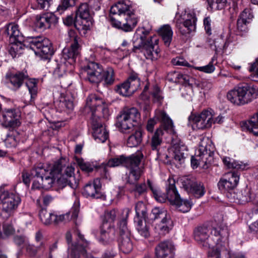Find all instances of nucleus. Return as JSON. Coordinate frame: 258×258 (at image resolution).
I'll list each match as a JSON object with an SVG mask.
<instances>
[{
  "instance_id": "nucleus-43",
  "label": "nucleus",
  "mask_w": 258,
  "mask_h": 258,
  "mask_svg": "<svg viewBox=\"0 0 258 258\" xmlns=\"http://www.w3.org/2000/svg\"><path fill=\"white\" fill-rule=\"evenodd\" d=\"M160 118L162 126L165 130L169 132L170 133L174 132L172 121L166 113L162 112L160 114Z\"/></svg>"
},
{
  "instance_id": "nucleus-6",
  "label": "nucleus",
  "mask_w": 258,
  "mask_h": 258,
  "mask_svg": "<svg viewBox=\"0 0 258 258\" xmlns=\"http://www.w3.org/2000/svg\"><path fill=\"white\" fill-rule=\"evenodd\" d=\"M65 160L60 159L48 167L39 165L31 170V175L36 177L32 184L34 189H49L55 184L56 179L64 167Z\"/></svg>"
},
{
  "instance_id": "nucleus-20",
  "label": "nucleus",
  "mask_w": 258,
  "mask_h": 258,
  "mask_svg": "<svg viewBox=\"0 0 258 258\" xmlns=\"http://www.w3.org/2000/svg\"><path fill=\"white\" fill-rule=\"evenodd\" d=\"M239 174L237 172H229L224 174L218 183L221 190L229 191L234 189L239 182Z\"/></svg>"
},
{
  "instance_id": "nucleus-35",
  "label": "nucleus",
  "mask_w": 258,
  "mask_h": 258,
  "mask_svg": "<svg viewBox=\"0 0 258 258\" xmlns=\"http://www.w3.org/2000/svg\"><path fill=\"white\" fill-rule=\"evenodd\" d=\"M10 42L11 45L9 47V52L13 58L22 53L24 46L27 45V42Z\"/></svg>"
},
{
  "instance_id": "nucleus-61",
  "label": "nucleus",
  "mask_w": 258,
  "mask_h": 258,
  "mask_svg": "<svg viewBox=\"0 0 258 258\" xmlns=\"http://www.w3.org/2000/svg\"><path fill=\"white\" fill-rule=\"evenodd\" d=\"M70 220V213L59 216L54 215L53 223L57 224L61 222H67Z\"/></svg>"
},
{
  "instance_id": "nucleus-59",
  "label": "nucleus",
  "mask_w": 258,
  "mask_h": 258,
  "mask_svg": "<svg viewBox=\"0 0 258 258\" xmlns=\"http://www.w3.org/2000/svg\"><path fill=\"white\" fill-rule=\"evenodd\" d=\"M214 61V58H213L212 60L208 64L203 66L198 67L197 69L200 71L206 73H211L213 72L215 70V67L213 65V61Z\"/></svg>"
},
{
  "instance_id": "nucleus-15",
  "label": "nucleus",
  "mask_w": 258,
  "mask_h": 258,
  "mask_svg": "<svg viewBox=\"0 0 258 258\" xmlns=\"http://www.w3.org/2000/svg\"><path fill=\"white\" fill-rule=\"evenodd\" d=\"M69 36L72 38L73 43L70 47H65L62 51V55L63 58L68 60L70 64L75 62L76 58L80 54V45L79 43L81 41L80 37L75 35L74 30H70L69 32Z\"/></svg>"
},
{
  "instance_id": "nucleus-32",
  "label": "nucleus",
  "mask_w": 258,
  "mask_h": 258,
  "mask_svg": "<svg viewBox=\"0 0 258 258\" xmlns=\"http://www.w3.org/2000/svg\"><path fill=\"white\" fill-rule=\"evenodd\" d=\"M118 246L119 249L124 253H130L133 248V243L131 236L119 237Z\"/></svg>"
},
{
  "instance_id": "nucleus-30",
  "label": "nucleus",
  "mask_w": 258,
  "mask_h": 258,
  "mask_svg": "<svg viewBox=\"0 0 258 258\" xmlns=\"http://www.w3.org/2000/svg\"><path fill=\"white\" fill-rule=\"evenodd\" d=\"M123 116L120 114L117 116V121L116 123V126L122 133H129L137 124L127 118L123 119Z\"/></svg>"
},
{
  "instance_id": "nucleus-1",
  "label": "nucleus",
  "mask_w": 258,
  "mask_h": 258,
  "mask_svg": "<svg viewBox=\"0 0 258 258\" xmlns=\"http://www.w3.org/2000/svg\"><path fill=\"white\" fill-rule=\"evenodd\" d=\"M229 232L226 227L213 228L204 224L197 227L194 230L195 240L205 248H213L208 252V258H221L225 256L229 258Z\"/></svg>"
},
{
  "instance_id": "nucleus-36",
  "label": "nucleus",
  "mask_w": 258,
  "mask_h": 258,
  "mask_svg": "<svg viewBox=\"0 0 258 258\" xmlns=\"http://www.w3.org/2000/svg\"><path fill=\"white\" fill-rule=\"evenodd\" d=\"M147 183L156 201L160 203H165L167 200L166 195L162 193L158 188L154 186L150 179L147 180Z\"/></svg>"
},
{
  "instance_id": "nucleus-45",
  "label": "nucleus",
  "mask_w": 258,
  "mask_h": 258,
  "mask_svg": "<svg viewBox=\"0 0 258 258\" xmlns=\"http://www.w3.org/2000/svg\"><path fill=\"white\" fill-rule=\"evenodd\" d=\"M223 162L228 168L244 169L245 167V165L241 162L239 163L238 161H235L227 157L223 159Z\"/></svg>"
},
{
  "instance_id": "nucleus-52",
  "label": "nucleus",
  "mask_w": 258,
  "mask_h": 258,
  "mask_svg": "<svg viewBox=\"0 0 258 258\" xmlns=\"http://www.w3.org/2000/svg\"><path fill=\"white\" fill-rule=\"evenodd\" d=\"M75 2L76 0H61L60 4L57 8V12L61 14L69 7L75 6Z\"/></svg>"
},
{
  "instance_id": "nucleus-10",
  "label": "nucleus",
  "mask_w": 258,
  "mask_h": 258,
  "mask_svg": "<svg viewBox=\"0 0 258 258\" xmlns=\"http://www.w3.org/2000/svg\"><path fill=\"white\" fill-rule=\"evenodd\" d=\"M133 52L135 53H143L146 58L149 59H157L160 56V50L157 44H153L147 40L143 43V37H140L136 32L133 37Z\"/></svg>"
},
{
  "instance_id": "nucleus-16",
  "label": "nucleus",
  "mask_w": 258,
  "mask_h": 258,
  "mask_svg": "<svg viewBox=\"0 0 258 258\" xmlns=\"http://www.w3.org/2000/svg\"><path fill=\"white\" fill-rule=\"evenodd\" d=\"M190 122L193 126L198 130H204L210 128L213 124V115L207 110L203 111L200 114H191L188 117Z\"/></svg>"
},
{
  "instance_id": "nucleus-63",
  "label": "nucleus",
  "mask_w": 258,
  "mask_h": 258,
  "mask_svg": "<svg viewBox=\"0 0 258 258\" xmlns=\"http://www.w3.org/2000/svg\"><path fill=\"white\" fill-rule=\"evenodd\" d=\"M248 24L239 18L237 21V29L240 32H246L247 31V25Z\"/></svg>"
},
{
  "instance_id": "nucleus-56",
  "label": "nucleus",
  "mask_w": 258,
  "mask_h": 258,
  "mask_svg": "<svg viewBox=\"0 0 258 258\" xmlns=\"http://www.w3.org/2000/svg\"><path fill=\"white\" fill-rule=\"evenodd\" d=\"M251 73L250 78L254 81H258V59L253 63L249 69Z\"/></svg>"
},
{
  "instance_id": "nucleus-18",
  "label": "nucleus",
  "mask_w": 258,
  "mask_h": 258,
  "mask_svg": "<svg viewBox=\"0 0 258 258\" xmlns=\"http://www.w3.org/2000/svg\"><path fill=\"white\" fill-rule=\"evenodd\" d=\"M197 18L194 13H188L186 15L183 22L177 20L175 26L179 32L182 35H186L192 32H194L196 29Z\"/></svg>"
},
{
  "instance_id": "nucleus-29",
  "label": "nucleus",
  "mask_w": 258,
  "mask_h": 258,
  "mask_svg": "<svg viewBox=\"0 0 258 258\" xmlns=\"http://www.w3.org/2000/svg\"><path fill=\"white\" fill-rule=\"evenodd\" d=\"M163 131L161 128H157L155 132L152 135L151 139L149 142L152 150L158 151L162 143V137Z\"/></svg>"
},
{
  "instance_id": "nucleus-39",
  "label": "nucleus",
  "mask_w": 258,
  "mask_h": 258,
  "mask_svg": "<svg viewBox=\"0 0 258 258\" xmlns=\"http://www.w3.org/2000/svg\"><path fill=\"white\" fill-rule=\"evenodd\" d=\"M152 219L154 220L157 219H161L163 220L167 218V217H170V215L167 212V210L163 208H160L155 207L153 209L151 214Z\"/></svg>"
},
{
  "instance_id": "nucleus-40",
  "label": "nucleus",
  "mask_w": 258,
  "mask_h": 258,
  "mask_svg": "<svg viewBox=\"0 0 258 258\" xmlns=\"http://www.w3.org/2000/svg\"><path fill=\"white\" fill-rule=\"evenodd\" d=\"M245 126L247 130L252 133L254 135L258 136V113L245 122Z\"/></svg>"
},
{
  "instance_id": "nucleus-22",
  "label": "nucleus",
  "mask_w": 258,
  "mask_h": 258,
  "mask_svg": "<svg viewBox=\"0 0 258 258\" xmlns=\"http://www.w3.org/2000/svg\"><path fill=\"white\" fill-rule=\"evenodd\" d=\"M57 22V18L55 15L51 13H47L37 15L34 25L37 29L44 31L49 28L51 25L55 24Z\"/></svg>"
},
{
  "instance_id": "nucleus-41",
  "label": "nucleus",
  "mask_w": 258,
  "mask_h": 258,
  "mask_svg": "<svg viewBox=\"0 0 258 258\" xmlns=\"http://www.w3.org/2000/svg\"><path fill=\"white\" fill-rule=\"evenodd\" d=\"M114 90L116 93L123 96H129L134 93L126 81L116 86Z\"/></svg>"
},
{
  "instance_id": "nucleus-38",
  "label": "nucleus",
  "mask_w": 258,
  "mask_h": 258,
  "mask_svg": "<svg viewBox=\"0 0 258 258\" xmlns=\"http://www.w3.org/2000/svg\"><path fill=\"white\" fill-rule=\"evenodd\" d=\"M26 85L31 95L30 102H33L38 92L37 81L34 79H29L26 81Z\"/></svg>"
},
{
  "instance_id": "nucleus-55",
  "label": "nucleus",
  "mask_w": 258,
  "mask_h": 258,
  "mask_svg": "<svg viewBox=\"0 0 258 258\" xmlns=\"http://www.w3.org/2000/svg\"><path fill=\"white\" fill-rule=\"evenodd\" d=\"M77 161L82 170L86 172H90L93 170L94 166L90 163L85 162L82 159H78Z\"/></svg>"
},
{
  "instance_id": "nucleus-62",
  "label": "nucleus",
  "mask_w": 258,
  "mask_h": 258,
  "mask_svg": "<svg viewBox=\"0 0 258 258\" xmlns=\"http://www.w3.org/2000/svg\"><path fill=\"white\" fill-rule=\"evenodd\" d=\"M38 6L40 9L47 10L51 4L53 0H36Z\"/></svg>"
},
{
  "instance_id": "nucleus-25",
  "label": "nucleus",
  "mask_w": 258,
  "mask_h": 258,
  "mask_svg": "<svg viewBox=\"0 0 258 258\" xmlns=\"http://www.w3.org/2000/svg\"><path fill=\"white\" fill-rule=\"evenodd\" d=\"M209 147L210 146H207L204 140L201 141L196 157L193 156L191 157V165L193 168L198 167L200 164V161L203 159L204 156L210 155L211 151Z\"/></svg>"
},
{
  "instance_id": "nucleus-12",
  "label": "nucleus",
  "mask_w": 258,
  "mask_h": 258,
  "mask_svg": "<svg viewBox=\"0 0 258 258\" xmlns=\"http://www.w3.org/2000/svg\"><path fill=\"white\" fill-rule=\"evenodd\" d=\"M166 195L167 200L171 204L176 205L179 211L183 213L189 211L192 204L189 201L180 198L175 187V181L173 178H169L166 181Z\"/></svg>"
},
{
  "instance_id": "nucleus-60",
  "label": "nucleus",
  "mask_w": 258,
  "mask_h": 258,
  "mask_svg": "<svg viewBox=\"0 0 258 258\" xmlns=\"http://www.w3.org/2000/svg\"><path fill=\"white\" fill-rule=\"evenodd\" d=\"M116 217V212L114 209L107 211L105 214V220L103 222H108L113 225V222Z\"/></svg>"
},
{
  "instance_id": "nucleus-57",
  "label": "nucleus",
  "mask_w": 258,
  "mask_h": 258,
  "mask_svg": "<svg viewBox=\"0 0 258 258\" xmlns=\"http://www.w3.org/2000/svg\"><path fill=\"white\" fill-rule=\"evenodd\" d=\"M238 18L249 23L253 18V15L251 10L249 9H245L240 14Z\"/></svg>"
},
{
  "instance_id": "nucleus-27",
  "label": "nucleus",
  "mask_w": 258,
  "mask_h": 258,
  "mask_svg": "<svg viewBox=\"0 0 258 258\" xmlns=\"http://www.w3.org/2000/svg\"><path fill=\"white\" fill-rule=\"evenodd\" d=\"M173 226V221L170 216L167 217L166 219L161 220L159 223H157L155 227V229L156 232L159 235L164 236L169 232Z\"/></svg>"
},
{
  "instance_id": "nucleus-33",
  "label": "nucleus",
  "mask_w": 258,
  "mask_h": 258,
  "mask_svg": "<svg viewBox=\"0 0 258 258\" xmlns=\"http://www.w3.org/2000/svg\"><path fill=\"white\" fill-rule=\"evenodd\" d=\"M123 116V119L127 118L135 123L138 124L140 119V114L138 110L134 107L130 108H124L120 113Z\"/></svg>"
},
{
  "instance_id": "nucleus-21",
  "label": "nucleus",
  "mask_w": 258,
  "mask_h": 258,
  "mask_svg": "<svg viewBox=\"0 0 258 258\" xmlns=\"http://www.w3.org/2000/svg\"><path fill=\"white\" fill-rule=\"evenodd\" d=\"M28 78L29 76L26 71L16 73L8 72L5 76L8 83L11 85L12 89L14 91L18 90Z\"/></svg>"
},
{
  "instance_id": "nucleus-31",
  "label": "nucleus",
  "mask_w": 258,
  "mask_h": 258,
  "mask_svg": "<svg viewBox=\"0 0 258 258\" xmlns=\"http://www.w3.org/2000/svg\"><path fill=\"white\" fill-rule=\"evenodd\" d=\"M158 33L162 37L165 44L166 46H169L173 36V31L171 26L168 24L164 25L159 29Z\"/></svg>"
},
{
  "instance_id": "nucleus-44",
  "label": "nucleus",
  "mask_w": 258,
  "mask_h": 258,
  "mask_svg": "<svg viewBox=\"0 0 258 258\" xmlns=\"http://www.w3.org/2000/svg\"><path fill=\"white\" fill-rule=\"evenodd\" d=\"M160 118L162 126L165 130L169 132L170 133L174 132L172 121L166 113L162 112L160 114Z\"/></svg>"
},
{
  "instance_id": "nucleus-42",
  "label": "nucleus",
  "mask_w": 258,
  "mask_h": 258,
  "mask_svg": "<svg viewBox=\"0 0 258 258\" xmlns=\"http://www.w3.org/2000/svg\"><path fill=\"white\" fill-rule=\"evenodd\" d=\"M126 82L133 93L136 92L140 86V79L138 77V75L135 73L131 74Z\"/></svg>"
},
{
  "instance_id": "nucleus-4",
  "label": "nucleus",
  "mask_w": 258,
  "mask_h": 258,
  "mask_svg": "<svg viewBox=\"0 0 258 258\" xmlns=\"http://www.w3.org/2000/svg\"><path fill=\"white\" fill-rule=\"evenodd\" d=\"M6 32L10 36V42H27V46L33 50L35 53L42 59L50 60L54 53V49L50 41L43 37H29L26 41L18 29V26L15 24H9Z\"/></svg>"
},
{
  "instance_id": "nucleus-9",
  "label": "nucleus",
  "mask_w": 258,
  "mask_h": 258,
  "mask_svg": "<svg viewBox=\"0 0 258 258\" xmlns=\"http://www.w3.org/2000/svg\"><path fill=\"white\" fill-rule=\"evenodd\" d=\"M21 202L18 194L4 190L0 187V214L5 219L10 217Z\"/></svg>"
},
{
  "instance_id": "nucleus-7",
  "label": "nucleus",
  "mask_w": 258,
  "mask_h": 258,
  "mask_svg": "<svg viewBox=\"0 0 258 258\" xmlns=\"http://www.w3.org/2000/svg\"><path fill=\"white\" fill-rule=\"evenodd\" d=\"M258 97V87L252 84L240 83L229 91L227 98L232 103L244 105L252 102Z\"/></svg>"
},
{
  "instance_id": "nucleus-5",
  "label": "nucleus",
  "mask_w": 258,
  "mask_h": 258,
  "mask_svg": "<svg viewBox=\"0 0 258 258\" xmlns=\"http://www.w3.org/2000/svg\"><path fill=\"white\" fill-rule=\"evenodd\" d=\"M109 17L114 27L124 32L132 31L138 22L135 9L124 2H119L111 7Z\"/></svg>"
},
{
  "instance_id": "nucleus-24",
  "label": "nucleus",
  "mask_w": 258,
  "mask_h": 258,
  "mask_svg": "<svg viewBox=\"0 0 258 258\" xmlns=\"http://www.w3.org/2000/svg\"><path fill=\"white\" fill-rule=\"evenodd\" d=\"M101 188L100 179L96 178L93 182H89L84 186L83 195L86 198L101 199L104 198V195L101 191Z\"/></svg>"
},
{
  "instance_id": "nucleus-50",
  "label": "nucleus",
  "mask_w": 258,
  "mask_h": 258,
  "mask_svg": "<svg viewBox=\"0 0 258 258\" xmlns=\"http://www.w3.org/2000/svg\"><path fill=\"white\" fill-rule=\"evenodd\" d=\"M137 230L139 233L144 238H148L150 236V233L146 223H143L142 220H139L137 226Z\"/></svg>"
},
{
  "instance_id": "nucleus-11",
  "label": "nucleus",
  "mask_w": 258,
  "mask_h": 258,
  "mask_svg": "<svg viewBox=\"0 0 258 258\" xmlns=\"http://www.w3.org/2000/svg\"><path fill=\"white\" fill-rule=\"evenodd\" d=\"M93 18L88 4H81L76 11L75 28L81 36H85L92 25Z\"/></svg>"
},
{
  "instance_id": "nucleus-19",
  "label": "nucleus",
  "mask_w": 258,
  "mask_h": 258,
  "mask_svg": "<svg viewBox=\"0 0 258 258\" xmlns=\"http://www.w3.org/2000/svg\"><path fill=\"white\" fill-rule=\"evenodd\" d=\"M53 75L55 79L59 80L62 88H67L72 83L69 76L67 73L66 65L64 63H58L55 61L52 63Z\"/></svg>"
},
{
  "instance_id": "nucleus-46",
  "label": "nucleus",
  "mask_w": 258,
  "mask_h": 258,
  "mask_svg": "<svg viewBox=\"0 0 258 258\" xmlns=\"http://www.w3.org/2000/svg\"><path fill=\"white\" fill-rule=\"evenodd\" d=\"M188 155L187 149L185 150H182L181 149L174 150V159L180 165L184 163Z\"/></svg>"
},
{
  "instance_id": "nucleus-28",
  "label": "nucleus",
  "mask_w": 258,
  "mask_h": 258,
  "mask_svg": "<svg viewBox=\"0 0 258 258\" xmlns=\"http://www.w3.org/2000/svg\"><path fill=\"white\" fill-rule=\"evenodd\" d=\"M177 78L184 81L185 85L182 91V96L188 100H191L194 95L192 84L189 83V77L186 75L178 74Z\"/></svg>"
},
{
  "instance_id": "nucleus-64",
  "label": "nucleus",
  "mask_w": 258,
  "mask_h": 258,
  "mask_svg": "<svg viewBox=\"0 0 258 258\" xmlns=\"http://www.w3.org/2000/svg\"><path fill=\"white\" fill-rule=\"evenodd\" d=\"M172 64L174 66H189L188 62L186 61L182 57H176L173 58L171 61Z\"/></svg>"
},
{
  "instance_id": "nucleus-8",
  "label": "nucleus",
  "mask_w": 258,
  "mask_h": 258,
  "mask_svg": "<svg viewBox=\"0 0 258 258\" xmlns=\"http://www.w3.org/2000/svg\"><path fill=\"white\" fill-rule=\"evenodd\" d=\"M87 73V79L92 83L103 82V84L109 86L114 82V73L112 68H108L104 70L98 63L89 62L85 67Z\"/></svg>"
},
{
  "instance_id": "nucleus-17",
  "label": "nucleus",
  "mask_w": 258,
  "mask_h": 258,
  "mask_svg": "<svg viewBox=\"0 0 258 258\" xmlns=\"http://www.w3.org/2000/svg\"><path fill=\"white\" fill-rule=\"evenodd\" d=\"M78 239L75 244H72L68 246L69 258H81L82 255L86 256V247L88 245V242L84 239V236L77 232Z\"/></svg>"
},
{
  "instance_id": "nucleus-51",
  "label": "nucleus",
  "mask_w": 258,
  "mask_h": 258,
  "mask_svg": "<svg viewBox=\"0 0 258 258\" xmlns=\"http://www.w3.org/2000/svg\"><path fill=\"white\" fill-rule=\"evenodd\" d=\"M118 229L119 237L131 236V232L127 227L126 220L122 219L119 222Z\"/></svg>"
},
{
  "instance_id": "nucleus-2",
  "label": "nucleus",
  "mask_w": 258,
  "mask_h": 258,
  "mask_svg": "<svg viewBox=\"0 0 258 258\" xmlns=\"http://www.w3.org/2000/svg\"><path fill=\"white\" fill-rule=\"evenodd\" d=\"M143 157V155L141 152L128 156L121 155L109 159L105 164L109 167L121 166L130 170L126 181L128 184L135 185L132 191L134 192L137 198L146 194L148 189L145 182L137 183L143 173V168L140 166Z\"/></svg>"
},
{
  "instance_id": "nucleus-58",
  "label": "nucleus",
  "mask_w": 258,
  "mask_h": 258,
  "mask_svg": "<svg viewBox=\"0 0 258 258\" xmlns=\"http://www.w3.org/2000/svg\"><path fill=\"white\" fill-rule=\"evenodd\" d=\"M236 199L238 201V202H239L240 204H243L244 203L247 202L249 200L248 192H246V190H244V191H240L237 192L236 194Z\"/></svg>"
},
{
  "instance_id": "nucleus-47",
  "label": "nucleus",
  "mask_w": 258,
  "mask_h": 258,
  "mask_svg": "<svg viewBox=\"0 0 258 258\" xmlns=\"http://www.w3.org/2000/svg\"><path fill=\"white\" fill-rule=\"evenodd\" d=\"M171 134H172L171 137V144L174 149L177 150L181 149L182 150H185V149H186V147L185 146L184 144L181 140V139L178 137L176 133L173 132Z\"/></svg>"
},
{
  "instance_id": "nucleus-23",
  "label": "nucleus",
  "mask_w": 258,
  "mask_h": 258,
  "mask_svg": "<svg viewBox=\"0 0 258 258\" xmlns=\"http://www.w3.org/2000/svg\"><path fill=\"white\" fill-rule=\"evenodd\" d=\"M115 238V230L113 225L108 222H103L100 227L99 241L106 245L110 244Z\"/></svg>"
},
{
  "instance_id": "nucleus-3",
  "label": "nucleus",
  "mask_w": 258,
  "mask_h": 258,
  "mask_svg": "<svg viewBox=\"0 0 258 258\" xmlns=\"http://www.w3.org/2000/svg\"><path fill=\"white\" fill-rule=\"evenodd\" d=\"M83 112L85 114L91 113L93 136L95 141L98 143L105 142L108 138V133L101 117L107 118L109 116V111L104 101L95 94H90L87 98Z\"/></svg>"
},
{
  "instance_id": "nucleus-49",
  "label": "nucleus",
  "mask_w": 258,
  "mask_h": 258,
  "mask_svg": "<svg viewBox=\"0 0 258 258\" xmlns=\"http://www.w3.org/2000/svg\"><path fill=\"white\" fill-rule=\"evenodd\" d=\"M136 216L138 218H145L146 215L147 209L143 202H138L135 206Z\"/></svg>"
},
{
  "instance_id": "nucleus-14",
  "label": "nucleus",
  "mask_w": 258,
  "mask_h": 258,
  "mask_svg": "<svg viewBox=\"0 0 258 258\" xmlns=\"http://www.w3.org/2000/svg\"><path fill=\"white\" fill-rule=\"evenodd\" d=\"M179 181L181 187L196 198H199L204 195L205 190L203 184L195 177L191 176H184L180 178Z\"/></svg>"
},
{
  "instance_id": "nucleus-54",
  "label": "nucleus",
  "mask_w": 258,
  "mask_h": 258,
  "mask_svg": "<svg viewBox=\"0 0 258 258\" xmlns=\"http://www.w3.org/2000/svg\"><path fill=\"white\" fill-rule=\"evenodd\" d=\"M16 134H17V132L14 131L7 134L5 142L8 147H11L16 145L17 141Z\"/></svg>"
},
{
  "instance_id": "nucleus-34",
  "label": "nucleus",
  "mask_w": 258,
  "mask_h": 258,
  "mask_svg": "<svg viewBox=\"0 0 258 258\" xmlns=\"http://www.w3.org/2000/svg\"><path fill=\"white\" fill-rule=\"evenodd\" d=\"M143 139V134L141 131H136L133 134L130 135L127 140V146L128 147L133 148L139 145Z\"/></svg>"
},
{
  "instance_id": "nucleus-53",
  "label": "nucleus",
  "mask_w": 258,
  "mask_h": 258,
  "mask_svg": "<svg viewBox=\"0 0 258 258\" xmlns=\"http://www.w3.org/2000/svg\"><path fill=\"white\" fill-rule=\"evenodd\" d=\"M60 105L65 108L68 111H72L74 109V103L72 99L69 97H64L60 100Z\"/></svg>"
},
{
  "instance_id": "nucleus-37",
  "label": "nucleus",
  "mask_w": 258,
  "mask_h": 258,
  "mask_svg": "<svg viewBox=\"0 0 258 258\" xmlns=\"http://www.w3.org/2000/svg\"><path fill=\"white\" fill-rule=\"evenodd\" d=\"M39 216L41 221L45 225L53 223L54 214L48 212L45 208H41L39 211Z\"/></svg>"
},
{
  "instance_id": "nucleus-48",
  "label": "nucleus",
  "mask_w": 258,
  "mask_h": 258,
  "mask_svg": "<svg viewBox=\"0 0 258 258\" xmlns=\"http://www.w3.org/2000/svg\"><path fill=\"white\" fill-rule=\"evenodd\" d=\"M45 248V243L41 241L38 246H35L33 244H28L26 246V251L31 256H34L36 255L37 251Z\"/></svg>"
},
{
  "instance_id": "nucleus-13",
  "label": "nucleus",
  "mask_w": 258,
  "mask_h": 258,
  "mask_svg": "<svg viewBox=\"0 0 258 258\" xmlns=\"http://www.w3.org/2000/svg\"><path fill=\"white\" fill-rule=\"evenodd\" d=\"M20 112L14 108H4L0 111V124L8 128L20 126Z\"/></svg>"
},
{
  "instance_id": "nucleus-26",
  "label": "nucleus",
  "mask_w": 258,
  "mask_h": 258,
  "mask_svg": "<svg viewBox=\"0 0 258 258\" xmlns=\"http://www.w3.org/2000/svg\"><path fill=\"white\" fill-rule=\"evenodd\" d=\"M55 184L60 188L68 185L71 188L74 189L78 186L79 180L75 176L67 178L65 175H62L61 172L59 175L56 178Z\"/></svg>"
}]
</instances>
